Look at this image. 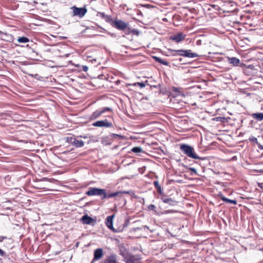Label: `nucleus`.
Instances as JSON below:
<instances>
[{
	"mask_svg": "<svg viewBox=\"0 0 263 263\" xmlns=\"http://www.w3.org/2000/svg\"><path fill=\"white\" fill-rule=\"evenodd\" d=\"M130 191H118L111 194H107L106 190L97 187H89L88 190L85 193V194L88 196H100L102 200L106 198L119 197H122L123 194H129Z\"/></svg>",
	"mask_w": 263,
	"mask_h": 263,
	"instance_id": "obj_1",
	"label": "nucleus"
},
{
	"mask_svg": "<svg viewBox=\"0 0 263 263\" xmlns=\"http://www.w3.org/2000/svg\"><path fill=\"white\" fill-rule=\"evenodd\" d=\"M180 150L189 157L195 159H200V158L197 156L195 152L194 148L190 145L183 144H181L180 147Z\"/></svg>",
	"mask_w": 263,
	"mask_h": 263,
	"instance_id": "obj_2",
	"label": "nucleus"
},
{
	"mask_svg": "<svg viewBox=\"0 0 263 263\" xmlns=\"http://www.w3.org/2000/svg\"><path fill=\"white\" fill-rule=\"evenodd\" d=\"M105 112H112V108L108 107H105L100 110H96L93 111L89 117L90 121H94L100 118L103 114Z\"/></svg>",
	"mask_w": 263,
	"mask_h": 263,
	"instance_id": "obj_3",
	"label": "nucleus"
},
{
	"mask_svg": "<svg viewBox=\"0 0 263 263\" xmlns=\"http://www.w3.org/2000/svg\"><path fill=\"white\" fill-rule=\"evenodd\" d=\"M110 23L113 27L119 30H125L129 25L128 22H125L121 20H111Z\"/></svg>",
	"mask_w": 263,
	"mask_h": 263,
	"instance_id": "obj_4",
	"label": "nucleus"
},
{
	"mask_svg": "<svg viewBox=\"0 0 263 263\" xmlns=\"http://www.w3.org/2000/svg\"><path fill=\"white\" fill-rule=\"evenodd\" d=\"M120 254L123 256L126 263H142L140 261L141 258L138 255H124L123 253Z\"/></svg>",
	"mask_w": 263,
	"mask_h": 263,
	"instance_id": "obj_5",
	"label": "nucleus"
},
{
	"mask_svg": "<svg viewBox=\"0 0 263 263\" xmlns=\"http://www.w3.org/2000/svg\"><path fill=\"white\" fill-rule=\"evenodd\" d=\"M92 125L93 126L99 127L108 128L112 127V124L110 122H109L107 119L97 121L93 122Z\"/></svg>",
	"mask_w": 263,
	"mask_h": 263,
	"instance_id": "obj_6",
	"label": "nucleus"
},
{
	"mask_svg": "<svg viewBox=\"0 0 263 263\" xmlns=\"http://www.w3.org/2000/svg\"><path fill=\"white\" fill-rule=\"evenodd\" d=\"M73 15L78 16L80 17H83L87 10L85 8H78L76 6L72 7Z\"/></svg>",
	"mask_w": 263,
	"mask_h": 263,
	"instance_id": "obj_7",
	"label": "nucleus"
},
{
	"mask_svg": "<svg viewBox=\"0 0 263 263\" xmlns=\"http://www.w3.org/2000/svg\"><path fill=\"white\" fill-rule=\"evenodd\" d=\"M67 141L76 147H81L84 146V142L82 140H77L74 137H70L67 138Z\"/></svg>",
	"mask_w": 263,
	"mask_h": 263,
	"instance_id": "obj_8",
	"label": "nucleus"
},
{
	"mask_svg": "<svg viewBox=\"0 0 263 263\" xmlns=\"http://www.w3.org/2000/svg\"><path fill=\"white\" fill-rule=\"evenodd\" d=\"M104 256L103 250L102 248H98L95 250L93 253V258L91 263H93L97 260H99L103 258Z\"/></svg>",
	"mask_w": 263,
	"mask_h": 263,
	"instance_id": "obj_9",
	"label": "nucleus"
},
{
	"mask_svg": "<svg viewBox=\"0 0 263 263\" xmlns=\"http://www.w3.org/2000/svg\"><path fill=\"white\" fill-rule=\"evenodd\" d=\"M186 35L182 32H178L170 36V39L178 43L185 40Z\"/></svg>",
	"mask_w": 263,
	"mask_h": 263,
	"instance_id": "obj_10",
	"label": "nucleus"
},
{
	"mask_svg": "<svg viewBox=\"0 0 263 263\" xmlns=\"http://www.w3.org/2000/svg\"><path fill=\"white\" fill-rule=\"evenodd\" d=\"M102 263H118V256L116 254H111L107 256Z\"/></svg>",
	"mask_w": 263,
	"mask_h": 263,
	"instance_id": "obj_11",
	"label": "nucleus"
},
{
	"mask_svg": "<svg viewBox=\"0 0 263 263\" xmlns=\"http://www.w3.org/2000/svg\"><path fill=\"white\" fill-rule=\"evenodd\" d=\"M86 60L89 62H91L92 64L95 65H98L99 63L98 62L97 58L92 55H89L88 53H86L85 54Z\"/></svg>",
	"mask_w": 263,
	"mask_h": 263,
	"instance_id": "obj_12",
	"label": "nucleus"
},
{
	"mask_svg": "<svg viewBox=\"0 0 263 263\" xmlns=\"http://www.w3.org/2000/svg\"><path fill=\"white\" fill-rule=\"evenodd\" d=\"M114 218V215H111L107 216L105 220V224L106 226L111 230L114 231V229L113 228V219Z\"/></svg>",
	"mask_w": 263,
	"mask_h": 263,
	"instance_id": "obj_13",
	"label": "nucleus"
},
{
	"mask_svg": "<svg viewBox=\"0 0 263 263\" xmlns=\"http://www.w3.org/2000/svg\"><path fill=\"white\" fill-rule=\"evenodd\" d=\"M183 57L194 58L198 57L199 55L196 53L192 52L191 50H184Z\"/></svg>",
	"mask_w": 263,
	"mask_h": 263,
	"instance_id": "obj_14",
	"label": "nucleus"
},
{
	"mask_svg": "<svg viewBox=\"0 0 263 263\" xmlns=\"http://www.w3.org/2000/svg\"><path fill=\"white\" fill-rule=\"evenodd\" d=\"M162 201L165 203H167L171 205H174L176 204L177 202L171 198H166V196L164 195L161 198Z\"/></svg>",
	"mask_w": 263,
	"mask_h": 263,
	"instance_id": "obj_15",
	"label": "nucleus"
},
{
	"mask_svg": "<svg viewBox=\"0 0 263 263\" xmlns=\"http://www.w3.org/2000/svg\"><path fill=\"white\" fill-rule=\"evenodd\" d=\"M81 221L83 224H89L93 221V219L86 214L81 218Z\"/></svg>",
	"mask_w": 263,
	"mask_h": 263,
	"instance_id": "obj_16",
	"label": "nucleus"
},
{
	"mask_svg": "<svg viewBox=\"0 0 263 263\" xmlns=\"http://www.w3.org/2000/svg\"><path fill=\"white\" fill-rule=\"evenodd\" d=\"M228 61L230 64H231L233 66H238V65L240 63V60L235 57H228Z\"/></svg>",
	"mask_w": 263,
	"mask_h": 263,
	"instance_id": "obj_17",
	"label": "nucleus"
},
{
	"mask_svg": "<svg viewBox=\"0 0 263 263\" xmlns=\"http://www.w3.org/2000/svg\"><path fill=\"white\" fill-rule=\"evenodd\" d=\"M172 90L173 92L175 93L176 96H184L183 91L182 88L173 87L172 88Z\"/></svg>",
	"mask_w": 263,
	"mask_h": 263,
	"instance_id": "obj_18",
	"label": "nucleus"
},
{
	"mask_svg": "<svg viewBox=\"0 0 263 263\" xmlns=\"http://www.w3.org/2000/svg\"><path fill=\"white\" fill-rule=\"evenodd\" d=\"M219 196L220 199L224 202H226L227 203H232L234 205L237 204V201L235 200L229 199L225 197L222 194H219Z\"/></svg>",
	"mask_w": 263,
	"mask_h": 263,
	"instance_id": "obj_19",
	"label": "nucleus"
},
{
	"mask_svg": "<svg viewBox=\"0 0 263 263\" xmlns=\"http://www.w3.org/2000/svg\"><path fill=\"white\" fill-rule=\"evenodd\" d=\"M153 184H154V186L156 189L158 193L160 195H161L163 196L164 194V193L163 192V190L161 189V187L160 185L159 184L158 181H154Z\"/></svg>",
	"mask_w": 263,
	"mask_h": 263,
	"instance_id": "obj_20",
	"label": "nucleus"
},
{
	"mask_svg": "<svg viewBox=\"0 0 263 263\" xmlns=\"http://www.w3.org/2000/svg\"><path fill=\"white\" fill-rule=\"evenodd\" d=\"M251 116L253 119L257 121L263 120V113L262 112L254 113L251 115Z\"/></svg>",
	"mask_w": 263,
	"mask_h": 263,
	"instance_id": "obj_21",
	"label": "nucleus"
},
{
	"mask_svg": "<svg viewBox=\"0 0 263 263\" xmlns=\"http://www.w3.org/2000/svg\"><path fill=\"white\" fill-rule=\"evenodd\" d=\"M230 118H224L222 117H215L213 119V121L220 122L221 123H227L228 122Z\"/></svg>",
	"mask_w": 263,
	"mask_h": 263,
	"instance_id": "obj_22",
	"label": "nucleus"
},
{
	"mask_svg": "<svg viewBox=\"0 0 263 263\" xmlns=\"http://www.w3.org/2000/svg\"><path fill=\"white\" fill-rule=\"evenodd\" d=\"M154 58L156 62H158L159 63H160L161 64H162V65H164L165 66H168L169 65V63L168 62H167L165 60H163L159 57H154Z\"/></svg>",
	"mask_w": 263,
	"mask_h": 263,
	"instance_id": "obj_23",
	"label": "nucleus"
},
{
	"mask_svg": "<svg viewBox=\"0 0 263 263\" xmlns=\"http://www.w3.org/2000/svg\"><path fill=\"white\" fill-rule=\"evenodd\" d=\"M18 43H26L29 42V39L26 36L18 37L17 39Z\"/></svg>",
	"mask_w": 263,
	"mask_h": 263,
	"instance_id": "obj_24",
	"label": "nucleus"
},
{
	"mask_svg": "<svg viewBox=\"0 0 263 263\" xmlns=\"http://www.w3.org/2000/svg\"><path fill=\"white\" fill-rule=\"evenodd\" d=\"M142 151V149L140 147H134L132 149V152L135 153H139Z\"/></svg>",
	"mask_w": 263,
	"mask_h": 263,
	"instance_id": "obj_25",
	"label": "nucleus"
},
{
	"mask_svg": "<svg viewBox=\"0 0 263 263\" xmlns=\"http://www.w3.org/2000/svg\"><path fill=\"white\" fill-rule=\"evenodd\" d=\"M249 141H251V142H254L255 143H256V144L258 145H259V144L258 143V141H257V139L256 137H253V136H252V137H250L249 139Z\"/></svg>",
	"mask_w": 263,
	"mask_h": 263,
	"instance_id": "obj_26",
	"label": "nucleus"
},
{
	"mask_svg": "<svg viewBox=\"0 0 263 263\" xmlns=\"http://www.w3.org/2000/svg\"><path fill=\"white\" fill-rule=\"evenodd\" d=\"M169 52L173 56L178 55V52H177V50H173V49H168Z\"/></svg>",
	"mask_w": 263,
	"mask_h": 263,
	"instance_id": "obj_27",
	"label": "nucleus"
},
{
	"mask_svg": "<svg viewBox=\"0 0 263 263\" xmlns=\"http://www.w3.org/2000/svg\"><path fill=\"white\" fill-rule=\"evenodd\" d=\"M133 85H134V86L138 85L140 87V88H143L145 86V84L143 82L135 83L133 84Z\"/></svg>",
	"mask_w": 263,
	"mask_h": 263,
	"instance_id": "obj_28",
	"label": "nucleus"
},
{
	"mask_svg": "<svg viewBox=\"0 0 263 263\" xmlns=\"http://www.w3.org/2000/svg\"><path fill=\"white\" fill-rule=\"evenodd\" d=\"M128 33L127 34H129V33H133L134 34H136V35H138L139 34V32L138 30H137L136 29H132V30H129V28H128Z\"/></svg>",
	"mask_w": 263,
	"mask_h": 263,
	"instance_id": "obj_29",
	"label": "nucleus"
},
{
	"mask_svg": "<svg viewBox=\"0 0 263 263\" xmlns=\"http://www.w3.org/2000/svg\"><path fill=\"white\" fill-rule=\"evenodd\" d=\"M175 211L174 210H165V211H163V212H162L161 213V214H169V213H174Z\"/></svg>",
	"mask_w": 263,
	"mask_h": 263,
	"instance_id": "obj_30",
	"label": "nucleus"
},
{
	"mask_svg": "<svg viewBox=\"0 0 263 263\" xmlns=\"http://www.w3.org/2000/svg\"><path fill=\"white\" fill-rule=\"evenodd\" d=\"M147 208L149 210L155 211L156 206L155 205L152 204H149Z\"/></svg>",
	"mask_w": 263,
	"mask_h": 263,
	"instance_id": "obj_31",
	"label": "nucleus"
},
{
	"mask_svg": "<svg viewBox=\"0 0 263 263\" xmlns=\"http://www.w3.org/2000/svg\"><path fill=\"white\" fill-rule=\"evenodd\" d=\"M183 51H184V50H183V49L177 50V52H178V53H177L178 55L182 56V57L183 55Z\"/></svg>",
	"mask_w": 263,
	"mask_h": 263,
	"instance_id": "obj_32",
	"label": "nucleus"
},
{
	"mask_svg": "<svg viewBox=\"0 0 263 263\" xmlns=\"http://www.w3.org/2000/svg\"><path fill=\"white\" fill-rule=\"evenodd\" d=\"M189 170L191 171L193 173H194L195 174H197V171L195 168L193 167H190L189 168Z\"/></svg>",
	"mask_w": 263,
	"mask_h": 263,
	"instance_id": "obj_33",
	"label": "nucleus"
},
{
	"mask_svg": "<svg viewBox=\"0 0 263 263\" xmlns=\"http://www.w3.org/2000/svg\"><path fill=\"white\" fill-rule=\"evenodd\" d=\"M82 70L84 71H85V72H87L88 69V68L87 66H82Z\"/></svg>",
	"mask_w": 263,
	"mask_h": 263,
	"instance_id": "obj_34",
	"label": "nucleus"
},
{
	"mask_svg": "<svg viewBox=\"0 0 263 263\" xmlns=\"http://www.w3.org/2000/svg\"><path fill=\"white\" fill-rule=\"evenodd\" d=\"M7 239L6 236H0V242H2L4 239Z\"/></svg>",
	"mask_w": 263,
	"mask_h": 263,
	"instance_id": "obj_35",
	"label": "nucleus"
},
{
	"mask_svg": "<svg viewBox=\"0 0 263 263\" xmlns=\"http://www.w3.org/2000/svg\"><path fill=\"white\" fill-rule=\"evenodd\" d=\"M5 253L0 249V256H4Z\"/></svg>",
	"mask_w": 263,
	"mask_h": 263,
	"instance_id": "obj_36",
	"label": "nucleus"
},
{
	"mask_svg": "<svg viewBox=\"0 0 263 263\" xmlns=\"http://www.w3.org/2000/svg\"><path fill=\"white\" fill-rule=\"evenodd\" d=\"M196 44L197 45H200L201 44V40H198L196 42Z\"/></svg>",
	"mask_w": 263,
	"mask_h": 263,
	"instance_id": "obj_37",
	"label": "nucleus"
},
{
	"mask_svg": "<svg viewBox=\"0 0 263 263\" xmlns=\"http://www.w3.org/2000/svg\"><path fill=\"white\" fill-rule=\"evenodd\" d=\"M258 186L260 187V188L262 189V191H263V186H262L261 184L258 183Z\"/></svg>",
	"mask_w": 263,
	"mask_h": 263,
	"instance_id": "obj_38",
	"label": "nucleus"
},
{
	"mask_svg": "<svg viewBox=\"0 0 263 263\" xmlns=\"http://www.w3.org/2000/svg\"><path fill=\"white\" fill-rule=\"evenodd\" d=\"M2 34H3V32L2 31L0 30V35H1Z\"/></svg>",
	"mask_w": 263,
	"mask_h": 263,
	"instance_id": "obj_39",
	"label": "nucleus"
},
{
	"mask_svg": "<svg viewBox=\"0 0 263 263\" xmlns=\"http://www.w3.org/2000/svg\"><path fill=\"white\" fill-rule=\"evenodd\" d=\"M262 65L263 66V60H262Z\"/></svg>",
	"mask_w": 263,
	"mask_h": 263,
	"instance_id": "obj_40",
	"label": "nucleus"
}]
</instances>
